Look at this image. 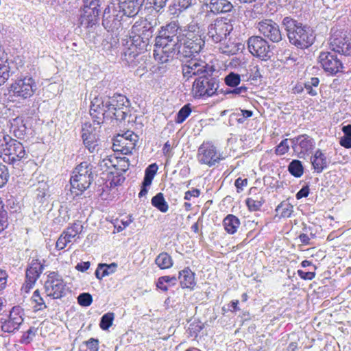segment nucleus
<instances>
[{
    "label": "nucleus",
    "mask_w": 351,
    "mask_h": 351,
    "mask_svg": "<svg viewBox=\"0 0 351 351\" xmlns=\"http://www.w3.org/2000/svg\"><path fill=\"white\" fill-rule=\"evenodd\" d=\"M81 138L86 149L90 153H94L99 149L100 138L96 128H93L89 123L82 125Z\"/></svg>",
    "instance_id": "obj_15"
},
{
    "label": "nucleus",
    "mask_w": 351,
    "mask_h": 351,
    "mask_svg": "<svg viewBox=\"0 0 351 351\" xmlns=\"http://www.w3.org/2000/svg\"><path fill=\"white\" fill-rule=\"evenodd\" d=\"M154 32V27L147 20L136 22L132 27V34L138 36L149 45L153 38Z\"/></svg>",
    "instance_id": "obj_20"
},
{
    "label": "nucleus",
    "mask_w": 351,
    "mask_h": 351,
    "mask_svg": "<svg viewBox=\"0 0 351 351\" xmlns=\"http://www.w3.org/2000/svg\"><path fill=\"white\" fill-rule=\"evenodd\" d=\"M178 279L180 286L183 289H193L195 286V274L189 267H186L179 272Z\"/></svg>",
    "instance_id": "obj_28"
},
{
    "label": "nucleus",
    "mask_w": 351,
    "mask_h": 351,
    "mask_svg": "<svg viewBox=\"0 0 351 351\" xmlns=\"http://www.w3.org/2000/svg\"><path fill=\"white\" fill-rule=\"evenodd\" d=\"M1 328L4 332L14 333L20 328V326L23 324L19 322L18 319H11L8 317L6 319H1Z\"/></svg>",
    "instance_id": "obj_31"
},
{
    "label": "nucleus",
    "mask_w": 351,
    "mask_h": 351,
    "mask_svg": "<svg viewBox=\"0 0 351 351\" xmlns=\"http://www.w3.org/2000/svg\"><path fill=\"white\" fill-rule=\"evenodd\" d=\"M123 18H113V20L109 21L107 16L102 19V25L108 32H114L118 29L121 25V21Z\"/></svg>",
    "instance_id": "obj_44"
},
{
    "label": "nucleus",
    "mask_w": 351,
    "mask_h": 351,
    "mask_svg": "<svg viewBox=\"0 0 351 351\" xmlns=\"http://www.w3.org/2000/svg\"><path fill=\"white\" fill-rule=\"evenodd\" d=\"M330 45L334 52L345 56H351V38H332Z\"/></svg>",
    "instance_id": "obj_22"
},
{
    "label": "nucleus",
    "mask_w": 351,
    "mask_h": 351,
    "mask_svg": "<svg viewBox=\"0 0 351 351\" xmlns=\"http://www.w3.org/2000/svg\"><path fill=\"white\" fill-rule=\"evenodd\" d=\"M37 328L34 327H30L22 336L23 342L26 343H29L32 341L33 337L36 335Z\"/></svg>",
    "instance_id": "obj_60"
},
{
    "label": "nucleus",
    "mask_w": 351,
    "mask_h": 351,
    "mask_svg": "<svg viewBox=\"0 0 351 351\" xmlns=\"http://www.w3.org/2000/svg\"><path fill=\"white\" fill-rule=\"evenodd\" d=\"M197 0H172L168 7L169 15L178 16L181 13L197 4Z\"/></svg>",
    "instance_id": "obj_25"
},
{
    "label": "nucleus",
    "mask_w": 351,
    "mask_h": 351,
    "mask_svg": "<svg viewBox=\"0 0 351 351\" xmlns=\"http://www.w3.org/2000/svg\"><path fill=\"white\" fill-rule=\"evenodd\" d=\"M298 275L303 280H311L313 279L315 276V271H304L301 269H298L297 271Z\"/></svg>",
    "instance_id": "obj_64"
},
{
    "label": "nucleus",
    "mask_w": 351,
    "mask_h": 351,
    "mask_svg": "<svg viewBox=\"0 0 351 351\" xmlns=\"http://www.w3.org/2000/svg\"><path fill=\"white\" fill-rule=\"evenodd\" d=\"M158 31L161 32L165 35H167L168 37L169 36L171 38L182 39V35L179 32V26L175 22L169 23L166 25L161 26Z\"/></svg>",
    "instance_id": "obj_32"
},
{
    "label": "nucleus",
    "mask_w": 351,
    "mask_h": 351,
    "mask_svg": "<svg viewBox=\"0 0 351 351\" xmlns=\"http://www.w3.org/2000/svg\"><path fill=\"white\" fill-rule=\"evenodd\" d=\"M83 226L81 224V221H77L73 223L70 226H69L65 230L62 232L66 235L71 234L72 235V239H73L76 235L80 234L82 231Z\"/></svg>",
    "instance_id": "obj_47"
},
{
    "label": "nucleus",
    "mask_w": 351,
    "mask_h": 351,
    "mask_svg": "<svg viewBox=\"0 0 351 351\" xmlns=\"http://www.w3.org/2000/svg\"><path fill=\"white\" fill-rule=\"evenodd\" d=\"M77 302L81 306H89L93 302V297L89 293H82L77 297Z\"/></svg>",
    "instance_id": "obj_54"
},
{
    "label": "nucleus",
    "mask_w": 351,
    "mask_h": 351,
    "mask_svg": "<svg viewBox=\"0 0 351 351\" xmlns=\"http://www.w3.org/2000/svg\"><path fill=\"white\" fill-rule=\"evenodd\" d=\"M93 166L88 162H82L78 165L73 171V176L70 179L73 189H77L81 193L86 190L93 181Z\"/></svg>",
    "instance_id": "obj_6"
},
{
    "label": "nucleus",
    "mask_w": 351,
    "mask_h": 351,
    "mask_svg": "<svg viewBox=\"0 0 351 351\" xmlns=\"http://www.w3.org/2000/svg\"><path fill=\"white\" fill-rule=\"evenodd\" d=\"M218 71L213 67L208 74L197 77L193 84V92L195 98L210 97L220 93Z\"/></svg>",
    "instance_id": "obj_5"
},
{
    "label": "nucleus",
    "mask_w": 351,
    "mask_h": 351,
    "mask_svg": "<svg viewBox=\"0 0 351 351\" xmlns=\"http://www.w3.org/2000/svg\"><path fill=\"white\" fill-rule=\"evenodd\" d=\"M10 178L9 171L4 164L0 162V188L4 186Z\"/></svg>",
    "instance_id": "obj_57"
},
{
    "label": "nucleus",
    "mask_w": 351,
    "mask_h": 351,
    "mask_svg": "<svg viewBox=\"0 0 351 351\" xmlns=\"http://www.w3.org/2000/svg\"><path fill=\"white\" fill-rule=\"evenodd\" d=\"M264 202V200H255L252 198H247L245 200L246 205L250 211L259 210Z\"/></svg>",
    "instance_id": "obj_58"
},
{
    "label": "nucleus",
    "mask_w": 351,
    "mask_h": 351,
    "mask_svg": "<svg viewBox=\"0 0 351 351\" xmlns=\"http://www.w3.org/2000/svg\"><path fill=\"white\" fill-rule=\"evenodd\" d=\"M117 267V264L115 263L110 264L99 263L95 271V277L98 280H101L104 277L114 273Z\"/></svg>",
    "instance_id": "obj_30"
},
{
    "label": "nucleus",
    "mask_w": 351,
    "mask_h": 351,
    "mask_svg": "<svg viewBox=\"0 0 351 351\" xmlns=\"http://www.w3.org/2000/svg\"><path fill=\"white\" fill-rule=\"evenodd\" d=\"M341 131L343 136L340 138V145L346 149H351V124L343 125Z\"/></svg>",
    "instance_id": "obj_39"
},
{
    "label": "nucleus",
    "mask_w": 351,
    "mask_h": 351,
    "mask_svg": "<svg viewBox=\"0 0 351 351\" xmlns=\"http://www.w3.org/2000/svg\"><path fill=\"white\" fill-rule=\"evenodd\" d=\"M239 219L234 215H228L223 221L225 230L230 234H234L240 226Z\"/></svg>",
    "instance_id": "obj_29"
},
{
    "label": "nucleus",
    "mask_w": 351,
    "mask_h": 351,
    "mask_svg": "<svg viewBox=\"0 0 351 351\" xmlns=\"http://www.w3.org/2000/svg\"><path fill=\"white\" fill-rule=\"evenodd\" d=\"M110 173L112 175V178L110 180V186L115 187L121 185L125 181V177L122 173L115 171H111Z\"/></svg>",
    "instance_id": "obj_48"
},
{
    "label": "nucleus",
    "mask_w": 351,
    "mask_h": 351,
    "mask_svg": "<svg viewBox=\"0 0 351 351\" xmlns=\"http://www.w3.org/2000/svg\"><path fill=\"white\" fill-rule=\"evenodd\" d=\"M247 87L245 86H236L232 88H226V89H220V93L224 95H230L229 98H234V96L239 95L245 97L247 95Z\"/></svg>",
    "instance_id": "obj_37"
},
{
    "label": "nucleus",
    "mask_w": 351,
    "mask_h": 351,
    "mask_svg": "<svg viewBox=\"0 0 351 351\" xmlns=\"http://www.w3.org/2000/svg\"><path fill=\"white\" fill-rule=\"evenodd\" d=\"M233 26L230 20L227 19H217L208 27V36L215 43L226 40L228 36L232 32Z\"/></svg>",
    "instance_id": "obj_11"
},
{
    "label": "nucleus",
    "mask_w": 351,
    "mask_h": 351,
    "mask_svg": "<svg viewBox=\"0 0 351 351\" xmlns=\"http://www.w3.org/2000/svg\"><path fill=\"white\" fill-rule=\"evenodd\" d=\"M293 206L287 201L282 202L276 208V212L280 217H290L293 212Z\"/></svg>",
    "instance_id": "obj_42"
},
{
    "label": "nucleus",
    "mask_w": 351,
    "mask_h": 351,
    "mask_svg": "<svg viewBox=\"0 0 351 351\" xmlns=\"http://www.w3.org/2000/svg\"><path fill=\"white\" fill-rule=\"evenodd\" d=\"M156 47L162 48V51L167 58H173L175 55L178 56V50L180 47V42L182 39L168 37L160 31L154 40Z\"/></svg>",
    "instance_id": "obj_14"
},
{
    "label": "nucleus",
    "mask_w": 351,
    "mask_h": 351,
    "mask_svg": "<svg viewBox=\"0 0 351 351\" xmlns=\"http://www.w3.org/2000/svg\"><path fill=\"white\" fill-rule=\"evenodd\" d=\"M182 38L183 43L180 42L177 58H187L197 57L203 49L205 41L204 33L197 24H190Z\"/></svg>",
    "instance_id": "obj_3"
},
{
    "label": "nucleus",
    "mask_w": 351,
    "mask_h": 351,
    "mask_svg": "<svg viewBox=\"0 0 351 351\" xmlns=\"http://www.w3.org/2000/svg\"><path fill=\"white\" fill-rule=\"evenodd\" d=\"M67 235L68 236H66L63 232L60 234L56 244V247L57 250H63L66 246L67 243L71 241L72 235Z\"/></svg>",
    "instance_id": "obj_56"
},
{
    "label": "nucleus",
    "mask_w": 351,
    "mask_h": 351,
    "mask_svg": "<svg viewBox=\"0 0 351 351\" xmlns=\"http://www.w3.org/2000/svg\"><path fill=\"white\" fill-rule=\"evenodd\" d=\"M155 263L161 269H169L173 266V261L171 256L167 252H161L156 259Z\"/></svg>",
    "instance_id": "obj_34"
},
{
    "label": "nucleus",
    "mask_w": 351,
    "mask_h": 351,
    "mask_svg": "<svg viewBox=\"0 0 351 351\" xmlns=\"http://www.w3.org/2000/svg\"><path fill=\"white\" fill-rule=\"evenodd\" d=\"M116 161L115 156H106L101 161H99L98 165L100 167L101 171H107L110 168H113L114 169V162Z\"/></svg>",
    "instance_id": "obj_50"
},
{
    "label": "nucleus",
    "mask_w": 351,
    "mask_h": 351,
    "mask_svg": "<svg viewBox=\"0 0 351 351\" xmlns=\"http://www.w3.org/2000/svg\"><path fill=\"white\" fill-rule=\"evenodd\" d=\"M112 149L115 152H121L123 154H127L130 152V148L126 146L127 139L123 136H119L113 140Z\"/></svg>",
    "instance_id": "obj_38"
},
{
    "label": "nucleus",
    "mask_w": 351,
    "mask_h": 351,
    "mask_svg": "<svg viewBox=\"0 0 351 351\" xmlns=\"http://www.w3.org/2000/svg\"><path fill=\"white\" fill-rule=\"evenodd\" d=\"M107 16L109 21L113 20V18H123L121 12H119L118 6L114 3L108 5L104 11L103 18Z\"/></svg>",
    "instance_id": "obj_41"
},
{
    "label": "nucleus",
    "mask_w": 351,
    "mask_h": 351,
    "mask_svg": "<svg viewBox=\"0 0 351 351\" xmlns=\"http://www.w3.org/2000/svg\"><path fill=\"white\" fill-rule=\"evenodd\" d=\"M151 203L154 207L162 213H166L169 209V206L165 199L164 195L162 193H158L152 198Z\"/></svg>",
    "instance_id": "obj_36"
},
{
    "label": "nucleus",
    "mask_w": 351,
    "mask_h": 351,
    "mask_svg": "<svg viewBox=\"0 0 351 351\" xmlns=\"http://www.w3.org/2000/svg\"><path fill=\"white\" fill-rule=\"evenodd\" d=\"M86 346V349L88 351H98L99 350V340L94 338H90L84 342Z\"/></svg>",
    "instance_id": "obj_61"
},
{
    "label": "nucleus",
    "mask_w": 351,
    "mask_h": 351,
    "mask_svg": "<svg viewBox=\"0 0 351 351\" xmlns=\"http://www.w3.org/2000/svg\"><path fill=\"white\" fill-rule=\"evenodd\" d=\"M256 27L265 38L274 43H278L282 40L279 25L271 19L261 21L257 23Z\"/></svg>",
    "instance_id": "obj_16"
},
{
    "label": "nucleus",
    "mask_w": 351,
    "mask_h": 351,
    "mask_svg": "<svg viewBox=\"0 0 351 351\" xmlns=\"http://www.w3.org/2000/svg\"><path fill=\"white\" fill-rule=\"evenodd\" d=\"M182 62V74L184 77L189 79L193 75L200 77L204 74H208V71L214 67L209 65L204 61L197 58V57H190L187 58H178Z\"/></svg>",
    "instance_id": "obj_10"
},
{
    "label": "nucleus",
    "mask_w": 351,
    "mask_h": 351,
    "mask_svg": "<svg viewBox=\"0 0 351 351\" xmlns=\"http://www.w3.org/2000/svg\"><path fill=\"white\" fill-rule=\"evenodd\" d=\"M23 310L19 306H15L12 308L8 317L10 318L11 319H18L19 322L23 323Z\"/></svg>",
    "instance_id": "obj_53"
},
{
    "label": "nucleus",
    "mask_w": 351,
    "mask_h": 351,
    "mask_svg": "<svg viewBox=\"0 0 351 351\" xmlns=\"http://www.w3.org/2000/svg\"><path fill=\"white\" fill-rule=\"evenodd\" d=\"M66 285L62 277L57 272H50L45 282V291L47 296L60 299L66 295Z\"/></svg>",
    "instance_id": "obj_12"
},
{
    "label": "nucleus",
    "mask_w": 351,
    "mask_h": 351,
    "mask_svg": "<svg viewBox=\"0 0 351 351\" xmlns=\"http://www.w3.org/2000/svg\"><path fill=\"white\" fill-rule=\"evenodd\" d=\"M177 278L175 276H163L158 278L156 287L162 291H167L169 287H173L177 283Z\"/></svg>",
    "instance_id": "obj_33"
},
{
    "label": "nucleus",
    "mask_w": 351,
    "mask_h": 351,
    "mask_svg": "<svg viewBox=\"0 0 351 351\" xmlns=\"http://www.w3.org/2000/svg\"><path fill=\"white\" fill-rule=\"evenodd\" d=\"M10 132L16 138L22 139L27 134V128L23 117H16L10 119L8 121Z\"/></svg>",
    "instance_id": "obj_24"
},
{
    "label": "nucleus",
    "mask_w": 351,
    "mask_h": 351,
    "mask_svg": "<svg viewBox=\"0 0 351 351\" xmlns=\"http://www.w3.org/2000/svg\"><path fill=\"white\" fill-rule=\"evenodd\" d=\"M129 168V160L126 158H117L114 162V171L120 173H125Z\"/></svg>",
    "instance_id": "obj_51"
},
{
    "label": "nucleus",
    "mask_w": 351,
    "mask_h": 351,
    "mask_svg": "<svg viewBox=\"0 0 351 351\" xmlns=\"http://www.w3.org/2000/svg\"><path fill=\"white\" fill-rule=\"evenodd\" d=\"M32 299L36 303V305L34 306V308H36L35 311H39L47 308L43 298L40 295L38 290H36L34 292Z\"/></svg>",
    "instance_id": "obj_55"
},
{
    "label": "nucleus",
    "mask_w": 351,
    "mask_h": 351,
    "mask_svg": "<svg viewBox=\"0 0 351 351\" xmlns=\"http://www.w3.org/2000/svg\"><path fill=\"white\" fill-rule=\"evenodd\" d=\"M0 153L4 162L13 165L27 157L23 145L5 132H0Z\"/></svg>",
    "instance_id": "obj_4"
},
{
    "label": "nucleus",
    "mask_w": 351,
    "mask_h": 351,
    "mask_svg": "<svg viewBox=\"0 0 351 351\" xmlns=\"http://www.w3.org/2000/svg\"><path fill=\"white\" fill-rule=\"evenodd\" d=\"M224 82L230 88L236 87L241 83V75L237 73L230 72L225 77Z\"/></svg>",
    "instance_id": "obj_46"
},
{
    "label": "nucleus",
    "mask_w": 351,
    "mask_h": 351,
    "mask_svg": "<svg viewBox=\"0 0 351 351\" xmlns=\"http://www.w3.org/2000/svg\"><path fill=\"white\" fill-rule=\"evenodd\" d=\"M130 43V47L126 48L122 54L123 60L125 61L129 66L134 67L139 63L138 57L144 51H147L149 45L138 36L134 34L130 36L127 43Z\"/></svg>",
    "instance_id": "obj_8"
},
{
    "label": "nucleus",
    "mask_w": 351,
    "mask_h": 351,
    "mask_svg": "<svg viewBox=\"0 0 351 351\" xmlns=\"http://www.w3.org/2000/svg\"><path fill=\"white\" fill-rule=\"evenodd\" d=\"M293 151L300 158L308 155L315 147V140L310 136L304 134L289 140Z\"/></svg>",
    "instance_id": "obj_17"
},
{
    "label": "nucleus",
    "mask_w": 351,
    "mask_h": 351,
    "mask_svg": "<svg viewBox=\"0 0 351 351\" xmlns=\"http://www.w3.org/2000/svg\"><path fill=\"white\" fill-rule=\"evenodd\" d=\"M191 106L186 104L182 106L176 114L175 122L176 123H182L191 113Z\"/></svg>",
    "instance_id": "obj_43"
},
{
    "label": "nucleus",
    "mask_w": 351,
    "mask_h": 351,
    "mask_svg": "<svg viewBox=\"0 0 351 351\" xmlns=\"http://www.w3.org/2000/svg\"><path fill=\"white\" fill-rule=\"evenodd\" d=\"M14 73V68H12L9 62L0 63V86L4 84Z\"/></svg>",
    "instance_id": "obj_35"
},
{
    "label": "nucleus",
    "mask_w": 351,
    "mask_h": 351,
    "mask_svg": "<svg viewBox=\"0 0 351 351\" xmlns=\"http://www.w3.org/2000/svg\"><path fill=\"white\" fill-rule=\"evenodd\" d=\"M114 315L113 313H107L104 314L100 319L99 326L104 330H108L112 324Z\"/></svg>",
    "instance_id": "obj_49"
},
{
    "label": "nucleus",
    "mask_w": 351,
    "mask_h": 351,
    "mask_svg": "<svg viewBox=\"0 0 351 351\" xmlns=\"http://www.w3.org/2000/svg\"><path fill=\"white\" fill-rule=\"evenodd\" d=\"M206 5L215 14L229 12L233 8L232 4L228 0H209V3H206Z\"/></svg>",
    "instance_id": "obj_27"
},
{
    "label": "nucleus",
    "mask_w": 351,
    "mask_h": 351,
    "mask_svg": "<svg viewBox=\"0 0 351 351\" xmlns=\"http://www.w3.org/2000/svg\"><path fill=\"white\" fill-rule=\"evenodd\" d=\"M8 226L7 210L0 213V233Z\"/></svg>",
    "instance_id": "obj_62"
},
{
    "label": "nucleus",
    "mask_w": 351,
    "mask_h": 351,
    "mask_svg": "<svg viewBox=\"0 0 351 351\" xmlns=\"http://www.w3.org/2000/svg\"><path fill=\"white\" fill-rule=\"evenodd\" d=\"M311 162L314 171L317 173H321L324 169L328 168L330 161L327 158L322 149H317L311 156Z\"/></svg>",
    "instance_id": "obj_26"
},
{
    "label": "nucleus",
    "mask_w": 351,
    "mask_h": 351,
    "mask_svg": "<svg viewBox=\"0 0 351 351\" xmlns=\"http://www.w3.org/2000/svg\"><path fill=\"white\" fill-rule=\"evenodd\" d=\"M130 112V101L123 95L114 93L95 95L91 101L90 114L94 123L100 125L105 119L123 121Z\"/></svg>",
    "instance_id": "obj_1"
},
{
    "label": "nucleus",
    "mask_w": 351,
    "mask_h": 351,
    "mask_svg": "<svg viewBox=\"0 0 351 351\" xmlns=\"http://www.w3.org/2000/svg\"><path fill=\"white\" fill-rule=\"evenodd\" d=\"M158 165L156 163L149 165L145 171V176L154 179L158 170Z\"/></svg>",
    "instance_id": "obj_63"
},
{
    "label": "nucleus",
    "mask_w": 351,
    "mask_h": 351,
    "mask_svg": "<svg viewBox=\"0 0 351 351\" xmlns=\"http://www.w3.org/2000/svg\"><path fill=\"white\" fill-rule=\"evenodd\" d=\"M288 171L295 178H300L304 173V167L299 160H293L288 165Z\"/></svg>",
    "instance_id": "obj_40"
},
{
    "label": "nucleus",
    "mask_w": 351,
    "mask_h": 351,
    "mask_svg": "<svg viewBox=\"0 0 351 351\" xmlns=\"http://www.w3.org/2000/svg\"><path fill=\"white\" fill-rule=\"evenodd\" d=\"M197 160L202 164L210 167L215 165L221 160L220 154H217L216 147L210 143H204L198 149Z\"/></svg>",
    "instance_id": "obj_19"
},
{
    "label": "nucleus",
    "mask_w": 351,
    "mask_h": 351,
    "mask_svg": "<svg viewBox=\"0 0 351 351\" xmlns=\"http://www.w3.org/2000/svg\"><path fill=\"white\" fill-rule=\"evenodd\" d=\"M318 61L324 71L332 75H336L343 69L341 61L330 51H322L318 57Z\"/></svg>",
    "instance_id": "obj_18"
},
{
    "label": "nucleus",
    "mask_w": 351,
    "mask_h": 351,
    "mask_svg": "<svg viewBox=\"0 0 351 351\" xmlns=\"http://www.w3.org/2000/svg\"><path fill=\"white\" fill-rule=\"evenodd\" d=\"M44 264L41 263L38 259H33L26 269V287L29 289L32 288L40 274L44 269Z\"/></svg>",
    "instance_id": "obj_21"
},
{
    "label": "nucleus",
    "mask_w": 351,
    "mask_h": 351,
    "mask_svg": "<svg viewBox=\"0 0 351 351\" xmlns=\"http://www.w3.org/2000/svg\"><path fill=\"white\" fill-rule=\"evenodd\" d=\"M100 7V0H90L88 4L84 5L80 10L78 19L79 27L86 29H93L99 19Z\"/></svg>",
    "instance_id": "obj_9"
},
{
    "label": "nucleus",
    "mask_w": 351,
    "mask_h": 351,
    "mask_svg": "<svg viewBox=\"0 0 351 351\" xmlns=\"http://www.w3.org/2000/svg\"><path fill=\"white\" fill-rule=\"evenodd\" d=\"M247 47L250 53L263 61H267L273 55L271 46L261 36H252L247 40Z\"/></svg>",
    "instance_id": "obj_13"
},
{
    "label": "nucleus",
    "mask_w": 351,
    "mask_h": 351,
    "mask_svg": "<svg viewBox=\"0 0 351 351\" xmlns=\"http://www.w3.org/2000/svg\"><path fill=\"white\" fill-rule=\"evenodd\" d=\"M36 89L37 86L33 77L21 75L12 83L9 93L18 99H26L33 96Z\"/></svg>",
    "instance_id": "obj_7"
},
{
    "label": "nucleus",
    "mask_w": 351,
    "mask_h": 351,
    "mask_svg": "<svg viewBox=\"0 0 351 351\" xmlns=\"http://www.w3.org/2000/svg\"><path fill=\"white\" fill-rule=\"evenodd\" d=\"M168 0H147V3L157 12L162 13Z\"/></svg>",
    "instance_id": "obj_52"
},
{
    "label": "nucleus",
    "mask_w": 351,
    "mask_h": 351,
    "mask_svg": "<svg viewBox=\"0 0 351 351\" xmlns=\"http://www.w3.org/2000/svg\"><path fill=\"white\" fill-rule=\"evenodd\" d=\"M242 45L241 43H234L233 42H230V39L228 43L225 44L221 48V51L223 53L226 55H234L236 54L240 49L241 46Z\"/></svg>",
    "instance_id": "obj_45"
},
{
    "label": "nucleus",
    "mask_w": 351,
    "mask_h": 351,
    "mask_svg": "<svg viewBox=\"0 0 351 351\" xmlns=\"http://www.w3.org/2000/svg\"><path fill=\"white\" fill-rule=\"evenodd\" d=\"M135 2L119 0L117 4L119 12H121L122 15L128 17L136 16L143 5V0H135Z\"/></svg>",
    "instance_id": "obj_23"
},
{
    "label": "nucleus",
    "mask_w": 351,
    "mask_h": 351,
    "mask_svg": "<svg viewBox=\"0 0 351 351\" xmlns=\"http://www.w3.org/2000/svg\"><path fill=\"white\" fill-rule=\"evenodd\" d=\"M289 42L300 49L310 47L315 42V34L313 29L306 25L291 18L285 16L282 21Z\"/></svg>",
    "instance_id": "obj_2"
},
{
    "label": "nucleus",
    "mask_w": 351,
    "mask_h": 351,
    "mask_svg": "<svg viewBox=\"0 0 351 351\" xmlns=\"http://www.w3.org/2000/svg\"><path fill=\"white\" fill-rule=\"evenodd\" d=\"M289 139L286 138L282 140L276 147L275 153L277 155H284L288 152L289 146L288 144Z\"/></svg>",
    "instance_id": "obj_59"
}]
</instances>
